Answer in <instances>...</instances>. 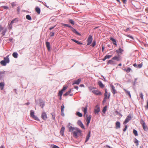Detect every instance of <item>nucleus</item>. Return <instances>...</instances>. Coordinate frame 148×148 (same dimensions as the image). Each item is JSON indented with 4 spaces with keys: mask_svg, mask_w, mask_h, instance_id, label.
<instances>
[{
    "mask_svg": "<svg viewBox=\"0 0 148 148\" xmlns=\"http://www.w3.org/2000/svg\"><path fill=\"white\" fill-rule=\"evenodd\" d=\"M108 92L107 91V89H105V92L104 93V99H107V98L109 99L110 97V94L109 93L108 94Z\"/></svg>",
    "mask_w": 148,
    "mask_h": 148,
    "instance_id": "14",
    "label": "nucleus"
},
{
    "mask_svg": "<svg viewBox=\"0 0 148 148\" xmlns=\"http://www.w3.org/2000/svg\"><path fill=\"white\" fill-rule=\"evenodd\" d=\"M52 148H60L58 146L55 145H53Z\"/></svg>",
    "mask_w": 148,
    "mask_h": 148,
    "instance_id": "53",
    "label": "nucleus"
},
{
    "mask_svg": "<svg viewBox=\"0 0 148 148\" xmlns=\"http://www.w3.org/2000/svg\"><path fill=\"white\" fill-rule=\"evenodd\" d=\"M69 131L70 132H72L73 136L75 138H77L78 135L82 136V131L77 127H74L71 126L69 127Z\"/></svg>",
    "mask_w": 148,
    "mask_h": 148,
    "instance_id": "1",
    "label": "nucleus"
},
{
    "mask_svg": "<svg viewBox=\"0 0 148 148\" xmlns=\"http://www.w3.org/2000/svg\"><path fill=\"white\" fill-rule=\"evenodd\" d=\"M86 116L87 117L86 121H90L92 118L91 115H89L88 116V115L87 114L86 115Z\"/></svg>",
    "mask_w": 148,
    "mask_h": 148,
    "instance_id": "35",
    "label": "nucleus"
},
{
    "mask_svg": "<svg viewBox=\"0 0 148 148\" xmlns=\"http://www.w3.org/2000/svg\"><path fill=\"white\" fill-rule=\"evenodd\" d=\"M67 86H66L65 85H64L63 86V87L62 89L61 90L63 92L67 88Z\"/></svg>",
    "mask_w": 148,
    "mask_h": 148,
    "instance_id": "39",
    "label": "nucleus"
},
{
    "mask_svg": "<svg viewBox=\"0 0 148 148\" xmlns=\"http://www.w3.org/2000/svg\"><path fill=\"white\" fill-rule=\"evenodd\" d=\"M55 33L53 32H51L50 33V35L51 37H52L54 35Z\"/></svg>",
    "mask_w": 148,
    "mask_h": 148,
    "instance_id": "55",
    "label": "nucleus"
},
{
    "mask_svg": "<svg viewBox=\"0 0 148 148\" xmlns=\"http://www.w3.org/2000/svg\"><path fill=\"white\" fill-rule=\"evenodd\" d=\"M135 141H134V143L136 144V145L138 146V140L136 138H135Z\"/></svg>",
    "mask_w": 148,
    "mask_h": 148,
    "instance_id": "47",
    "label": "nucleus"
},
{
    "mask_svg": "<svg viewBox=\"0 0 148 148\" xmlns=\"http://www.w3.org/2000/svg\"><path fill=\"white\" fill-rule=\"evenodd\" d=\"M89 88V89L90 90H92L93 89H94L95 88V87H89L88 88Z\"/></svg>",
    "mask_w": 148,
    "mask_h": 148,
    "instance_id": "59",
    "label": "nucleus"
},
{
    "mask_svg": "<svg viewBox=\"0 0 148 148\" xmlns=\"http://www.w3.org/2000/svg\"><path fill=\"white\" fill-rule=\"evenodd\" d=\"M127 36L128 37L133 39V40H134V38L133 37V36H130V35H127Z\"/></svg>",
    "mask_w": 148,
    "mask_h": 148,
    "instance_id": "56",
    "label": "nucleus"
},
{
    "mask_svg": "<svg viewBox=\"0 0 148 148\" xmlns=\"http://www.w3.org/2000/svg\"><path fill=\"white\" fill-rule=\"evenodd\" d=\"M110 40L112 41L113 44L115 45L116 46H117L116 41V40L112 37H111L110 38Z\"/></svg>",
    "mask_w": 148,
    "mask_h": 148,
    "instance_id": "20",
    "label": "nucleus"
},
{
    "mask_svg": "<svg viewBox=\"0 0 148 148\" xmlns=\"http://www.w3.org/2000/svg\"><path fill=\"white\" fill-rule=\"evenodd\" d=\"M62 25L65 27H68L69 25L68 24H62Z\"/></svg>",
    "mask_w": 148,
    "mask_h": 148,
    "instance_id": "64",
    "label": "nucleus"
},
{
    "mask_svg": "<svg viewBox=\"0 0 148 148\" xmlns=\"http://www.w3.org/2000/svg\"><path fill=\"white\" fill-rule=\"evenodd\" d=\"M41 118L44 120H46L47 118V114L45 112H43L41 114Z\"/></svg>",
    "mask_w": 148,
    "mask_h": 148,
    "instance_id": "13",
    "label": "nucleus"
},
{
    "mask_svg": "<svg viewBox=\"0 0 148 148\" xmlns=\"http://www.w3.org/2000/svg\"><path fill=\"white\" fill-rule=\"evenodd\" d=\"M133 133L136 136H138V133L137 131L135 129H134L133 130Z\"/></svg>",
    "mask_w": 148,
    "mask_h": 148,
    "instance_id": "36",
    "label": "nucleus"
},
{
    "mask_svg": "<svg viewBox=\"0 0 148 148\" xmlns=\"http://www.w3.org/2000/svg\"><path fill=\"white\" fill-rule=\"evenodd\" d=\"M51 115H52V119H53V120L55 121V113L54 112L52 113H51Z\"/></svg>",
    "mask_w": 148,
    "mask_h": 148,
    "instance_id": "42",
    "label": "nucleus"
},
{
    "mask_svg": "<svg viewBox=\"0 0 148 148\" xmlns=\"http://www.w3.org/2000/svg\"><path fill=\"white\" fill-rule=\"evenodd\" d=\"M125 91V93L127 95L129 96L130 97H131V94L130 93V91L127 90L126 89H123Z\"/></svg>",
    "mask_w": 148,
    "mask_h": 148,
    "instance_id": "33",
    "label": "nucleus"
},
{
    "mask_svg": "<svg viewBox=\"0 0 148 148\" xmlns=\"http://www.w3.org/2000/svg\"><path fill=\"white\" fill-rule=\"evenodd\" d=\"M92 92L93 93L97 95H102L101 92L97 90H92Z\"/></svg>",
    "mask_w": 148,
    "mask_h": 148,
    "instance_id": "9",
    "label": "nucleus"
},
{
    "mask_svg": "<svg viewBox=\"0 0 148 148\" xmlns=\"http://www.w3.org/2000/svg\"><path fill=\"white\" fill-rule=\"evenodd\" d=\"M96 45V42L95 40H94L92 44V47H94Z\"/></svg>",
    "mask_w": 148,
    "mask_h": 148,
    "instance_id": "46",
    "label": "nucleus"
},
{
    "mask_svg": "<svg viewBox=\"0 0 148 148\" xmlns=\"http://www.w3.org/2000/svg\"><path fill=\"white\" fill-rule=\"evenodd\" d=\"M12 24H11V23H10V24L9 25V27H8V29H12Z\"/></svg>",
    "mask_w": 148,
    "mask_h": 148,
    "instance_id": "50",
    "label": "nucleus"
},
{
    "mask_svg": "<svg viewBox=\"0 0 148 148\" xmlns=\"http://www.w3.org/2000/svg\"><path fill=\"white\" fill-rule=\"evenodd\" d=\"M141 121L142 123H141V124L142 125L143 129L146 131L148 130V128L147 126L145 125V123L144 121L143 120H142Z\"/></svg>",
    "mask_w": 148,
    "mask_h": 148,
    "instance_id": "7",
    "label": "nucleus"
},
{
    "mask_svg": "<svg viewBox=\"0 0 148 148\" xmlns=\"http://www.w3.org/2000/svg\"><path fill=\"white\" fill-rule=\"evenodd\" d=\"M86 121L87 122L86 125L87 126H88L90 123V121Z\"/></svg>",
    "mask_w": 148,
    "mask_h": 148,
    "instance_id": "60",
    "label": "nucleus"
},
{
    "mask_svg": "<svg viewBox=\"0 0 148 148\" xmlns=\"http://www.w3.org/2000/svg\"><path fill=\"white\" fill-rule=\"evenodd\" d=\"M98 84L99 87L101 88H103L104 87L105 85L102 83L101 81H99L98 82Z\"/></svg>",
    "mask_w": 148,
    "mask_h": 148,
    "instance_id": "19",
    "label": "nucleus"
},
{
    "mask_svg": "<svg viewBox=\"0 0 148 148\" xmlns=\"http://www.w3.org/2000/svg\"><path fill=\"white\" fill-rule=\"evenodd\" d=\"M121 56L119 55L118 56H114L112 58V60H114L118 61H119L121 60V59L120 58Z\"/></svg>",
    "mask_w": 148,
    "mask_h": 148,
    "instance_id": "10",
    "label": "nucleus"
},
{
    "mask_svg": "<svg viewBox=\"0 0 148 148\" xmlns=\"http://www.w3.org/2000/svg\"><path fill=\"white\" fill-rule=\"evenodd\" d=\"M107 106H105L103 108L102 110L103 112L105 113L107 110Z\"/></svg>",
    "mask_w": 148,
    "mask_h": 148,
    "instance_id": "41",
    "label": "nucleus"
},
{
    "mask_svg": "<svg viewBox=\"0 0 148 148\" xmlns=\"http://www.w3.org/2000/svg\"><path fill=\"white\" fill-rule=\"evenodd\" d=\"M63 92L61 90H60L58 92V96H62Z\"/></svg>",
    "mask_w": 148,
    "mask_h": 148,
    "instance_id": "45",
    "label": "nucleus"
},
{
    "mask_svg": "<svg viewBox=\"0 0 148 148\" xmlns=\"http://www.w3.org/2000/svg\"><path fill=\"white\" fill-rule=\"evenodd\" d=\"M11 5L13 7H14V6H16V4L15 3H14L13 2L12 3H11Z\"/></svg>",
    "mask_w": 148,
    "mask_h": 148,
    "instance_id": "61",
    "label": "nucleus"
},
{
    "mask_svg": "<svg viewBox=\"0 0 148 148\" xmlns=\"http://www.w3.org/2000/svg\"><path fill=\"white\" fill-rule=\"evenodd\" d=\"M112 56V55H106L105 56L106 57V58L107 59H109Z\"/></svg>",
    "mask_w": 148,
    "mask_h": 148,
    "instance_id": "49",
    "label": "nucleus"
},
{
    "mask_svg": "<svg viewBox=\"0 0 148 148\" xmlns=\"http://www.w3.org/2000/svg\"><path fill=\"white\" fill-rule=\"evenodd\" d=\"M32 118H33L34 120L39 121H40V119H39V118L35 115H34L32 116L31 117Z\"/></svg>",
    "mask_w": 148,
    "mask_h": 148,
    "instance_id": "30",
    "label": "nucleus"
},
{
    "mask_svg": "<svg viewBox=\"0 0 148 148\" xmlns=\"http://www.w3.org/2000/svg\"><path fill=\"white\" fill-rule=\"evenodd\" d=\"M77 124L82 129H85V126L80 120H78L77 121Z\"/></svg>",
    "mask_w": 148,
    "mask_h": 148,
    "instance_id": "8",
    "label": "nucleus"
},
{
    "mask_svg": "<svg viewBox=\"0 0 148 148\" xmlns=\"http://www.w3.org/2000/svg\"><path fill=\"white\" fill-rule=\"evenodd\" d=\"M92 36L90 35L88 37L87 40V45H90L92 42Z\"/></svg>",
    "mask_w": 148,
    "mask_h": 148,
    "instance_id": "6",
    "label": "nucleus"
},
{
    "mask_svg": "<svg viewBox=\"0 0 148 148\" xmlns=\"http://www.w3.org/2000/svg\"><path fill=\"white\" fill-rule=\"evenodd\" d=\"M91 134V131L90 130L88 131V133L87 134L86 138V140L85 141V143H86L89 140L90 137V135Z\"/></svg>",
    "mask_w": 148,
    "mask_h": 148,
    "instance_id": "17",
    "label": "nucleus"
},
{
    "mask_svg": "<svg viewBox=\"0 0 148 148\" xmlns=\"http://www.w3.org/2000/svg\"><path fill=\"white\" fill-rule=\"evenodd\" d=\"M64 104H62L61 106V114L63 116H64L65 115L64 113Z\"/></svg>",
    "mask_w": 148,
    "mask_h": 148,
    "instance_id": "11",
    "label": "nucleus"
},
{
    "mask_svg": "<svg viewBox=\"0 0 148 148\" xmlns=\"http://www.w3.org/2000/svg\"><path fill=\"white\" fill-rule=\"evenodd\" d=\"M140 97L142 99H143V95L142 92L140 93Z\"/></svg>",
    "mask_w": 148,
    "mask_h": 148,
    "instance_id": "52",
    "label": "nucleus"
},
{
    "mask_svg": "<svg viewBox=\"0 0 148 148\" xmlns=\"http://www.w3.org/2000/svg\"><path fill=\"white\" fill-rule=\"evenodd\" d=\"M46 44L47 49L48 51H49L50 49V43L48 42L47 41L46 42Z\"/></svg>",
    "mask_w": 148,
    "mask_h": 148,
    "instance_id": "24",
    "label": "nucleus"
},
{
    "mask_svg": "<svg viewBox=\"0 0 148 148\" xmlns=\"http://www.w3.org/2000/svg\"><path fill=\"white\" fill-rule=\"evenodd\" d=\"M81 81V79L80 78L78 79L77 80L74 81L73 82L72 84V85H73L75 84L78 85L79 84Z\"/></svg>",
    "mask_w": 148,
    "mask_h": 148,
    "instance_id": "16",
    "label": "nucleus"
},
{
    "mask_svg": "<svg viewBox=\"0 0 148 148\" xmlns=\"http://www.w3.org/2000/svg\"><path fill=\"white\" fill-rule=\"evenodd\" d=\"M75 114L79 117L82 116V114L79 112H77L75 113Z\"/></svg>",
    "mask_w": 148,
    "mask_h": 148,
    "instance_id": "31",
    "label": "nucleus"
},
{
    "mask_svg": "<svg viewBox=\"0 0 148 148\" xmlns=\"http://www.w3.org/2000/svg\"><path fill=\"white\" fill-rule=\"evenodd\" d=\"M7 31V29L5 27H3L1 25H0V32L2 35V37L5 36V34Z\"/></svg>",
    "mask_w": 148,
    "mask_h": 148,
    "instance_id": "3",
    "label": "nucleus"
},
{
    "mask_svg": "<svg viewBox=\"0 0 148 148\" xmlns=\"http://www.w3.org/2000/svg\"><path fill=\"white\" fill-rule=\"evenodd\" d=\"M39 105L42 108H43L45 106V102L42 100L40 99L39 100Z\"/></svg>",
    "mask_w": 148,
    "mask_h": 148,
    "instance_id": "15",
    "label": "nucleus"
},
{
    "mask_svg": "<svg viewBox=\"0 0 148 148\" xmlns=\"http://www.w3.org/2000/svg\"><path fill=\"white\" fill-rule=\"evenodd\" d=\"M95 108H96L94 109V113L95 114H98L100 111V107L98 105H97L95 106Z\"/></svg>",
    "mask_w": 148,
    "mask_h": 148,
    "instance_id": "12",
    "label": "nucleus"
},
{
    "mask_svg": "<svg viewBox=\"0 0 148 148\" xmlns=\"http://www.w3.org/2000/svg\"><path fill=\"white\" fill-rule=\"evenodd\" d=\"M127 128V125H125V128L123 129V131L124 132H125Z\"/></svg>",
    "mask_w": 148,
    "mask_h": 148,
    "instance_id": "54",
    "label": "nucleus"
},
{
    "mask_svg": "<svg viewBox=\"0 0 148 148\" xmlns=\"http://www.w3.org/2000/svg\"><path fill=\"white\" fill-rule=\"evenodd\" d=\"M82 110L84 112V115L85 116V115L87 114V106H86L85 108L83 107L82 109Z\"/></svg>",
    "mask_w": 148,
    "mask_h": 148,
    "instance_id": "22",
    "label": "nucleus"
},
{
    "mask_svg": "<svg viewBox=\"0 0 148 148\" xmlns=\"http://www.w3.org/2000/svg\"><path fill=\"white\" fill-rule=\"evenodd\" d=\"M115 113L116 114H119L121 116H122V114L120 113H119L118 111H116L115 112Z\"/></svg>",
    "mask_w": 148,
    "mask_h": 148,
    "instance_id": "48",
    "label": "nucleus"
},
{
    "mask_svg": "<svg viewBox=\"0 0 148 148\" xmlns=\"http://www.w3.org/2000/svg\"><path fill=\"white\" fill-rule=\"evenodd\" d=\"M56 26V25H55V26H54L53 27H50L49 28V30H51L53 29Z\"/></svg>",
    "mask_w": 148,
    "mask_h": 148,
    "instance_id": "63",
    "label": "nucleus"
},
{
    "mask_svg": "<svg viewBox=\"0 0 148 148\" xmlns=\"http://www.w3.org/2000/svg\"><path fill=\"white\" fill-rule=\"evenodd\" d=\"M5 84V83L3 82H0V88L1 90H3V89Z\"/></svg>",
    "mask_w": 148,
    "mask_h": 148,
    "instance_id": "26",
    "label": "nucleus"
},
{
    "mask_svg": "<svg viewBox=\"0 0 148 148\" xmlns=\"http://www.w3.org/2000/svg\"><path fill=\"white\" fill-rule=\"evenodd\" d=\"M71 40L73 41L74 42L76 43H77V44H78L79 45H82V44H83L82 43L80 42H79V41H78L76 40H75V39H72Z\"/></svg>",
    "mask_w": 148,
    "mask_h": 148,
    "instance_id": "28",
    "label": "nucleus"
},
{
    "mask_svg": "<svg viewBox=\"0 0 148 148\" xmlns=\"http://www.w3.org/2000/svg\"><path fill=\"white\" fill-rule=\"evenodd\" d=\"M132 118L131 115L129 114L127 117L125 121L123 122L124 124H126Z\"/></svg>",
    "mask_w": 148,
    "mask_h": 148,
    "instance_id": "5",
    "label": "nucleus"
},
{
    "mask_svg": "<svg viewBox=\"0 0 148 148\" xmlns=\"http://www.w3.org/2000/svg\"><path fill=\"white\" fill-rule=\"evenodd\" d=\"M34 115V110H31L30 111V116L31 117Z\"/></svg>",
    "mask_w": 148,
    "mask_h": 148,
    "instance_id": "38",
    "label": "nucleus"
},
{
    "mask_svg": "<svg viewBox=\"0 0 148 148\" xmlns=\"http://www.w3.org/2000/svg\"><path fill=\"white\" fill-rule=\"evenodd\" d=\"M18 21V18H15L14 19L12 20L11 21L10 23L12 24L14 23L17 22Z\"/></svg>",
    "mask_w": 148,
    "mask_h": 148,
    "instance_id": "34",
    "label": "nucleus"
},
{
    "mask_svg": "<svg viewBox=\"0 0 148 148\" xmlns=\"http://www.w3.org/2000/svg\"><path fill=\"white\" fill-rule=\"evenodd\" d=\"M9 55H7L6 57H4L3 60L0 62V63L3 66H5L6 64L9 63L10 60L9 58Z\"/></svg>",
    "mask_w": 148,
    "mask_h": 148,
    "instance_id": "2",
    "label": "nucleus"
},
{
    "mask_svg": "<svg viewBox=\"0 0 148 148\" xmlns=\"http://www.w3.org/2000/svg\"><path fill=\"white\" fill-rule=\"evenodd\" d=\"M147 105L145 106L146 110H147L148 109V100H147Z\"/></svg>",
    "mask_w": 148,
    "mask_h": 148,
    "instance_id": "51",
    "label": "nucleus"
},
{
    "mask_svg": "<svg viewBox=\"0 0 148 148\" xmlns=\"http://www.w3.org/2000/svg\"><path fill=\"white\" fill-rule=\"evenodd\" d=\"M18 54L16 52H14L12 54V56L15 58H17Z\"/></svg>",
    "mask_w": 148,
    "mask_h": 148,
    "instance_id": "32",
    "label": "nucleus"
},
{
    "mask_svg": "<svg viewBox=\"0 0 148 148\" xmlns=\"http://www.w3.org/2000/svg\"><path fill=\"white\" fill-rule=\"evenodd\" d=\"M26 18L29 21H31L32 19L31 17L29 14L26 15Z\"/></svg>",
    "mask_w": 148,
    "mask_h": 148,
    "instance_id": "37",
    "label": "nucleus"
},
{
    "mask_svg": "<svg viewBox=\"0 0 148 148\" xmlns=\"http://www.w3.org/2000/svg\"><path fill=\"white\" fill-rule=\"evenodd\" d=\"M69 93L67 92L66 93H65V94H64L63 95V96H66L68 95H69Z\"/></svg>",
    "mask_w": 148,
    "mask_h": 148,
    "instance_id": "57",
    "label": "nucleus"
},
{
    "mask_svg": "<svg viewBox=\"0 0 148 148\" xmlns=\"http://www.w3.org/2000/svg\"><path fill=\"white\" fill-rule=\"evenodd\" d=\"M65 127L64 126H62L61 129L60 133L61 135L63 136L64 134V132L65 130Z\"/></svg>",
    "mask_w": 148,
    "mask_h": 148,
    "instance_id": "23",
    "label": "nucleus"
},
{
    "mask_svg": "<svg viewBox=\"0 0 148 148\" xmlns=\"http://www.w3.org/2000/svg\"><path fill=\"white\" fill-rule=\"evenodd\" d=\"M111 88L112 89V92L113 94H114L116 93V90L115 88V87L113 85H110Z\"/></svg>",
    "mask_w": 148,
    "mask_h": 148,
    "instance_id": "18",
    "label": "nucleus"
},
{
    "mask_svg": "<svg viewBox=\"0 0 148 148\" xmlns=\"http://www.w3.org/2000/svg\"><path fill=\"white\" fill-rule=\"evenodd\" d=\"M20 7L19 6H18L17 8V12H20Z\"/></svg>",
    "mask_w": 148,
    "mask_h": 148,
    "instance_id": "62",
    "label": "nucleus"
},
{
    "mask_svg": "<svg viewBox=\"0 0 148 148\" xmlns=\"http://www.w3.org/2000/svg\"><path fill=\"white\" fill-rule=\"evenodd\" d=\"M35 10L36 12L38 14H40V10L38 7H36L35 8Z\"/></svg>",
    "mask_w": 148,
    "mask_h": 148,
    "instance_id": "29",
    "label": "nucleus"
},
{
    "mask_svg": "<svg viewBox=\"0 0 148 148\" xmlns=\"http://www.w3.org/2000/svg\"><path fill=\"white\" fill-rule=\"evenodd\" d=\"M116 129H119L120 128V123L119 121H116L115 123Z\"/></svg>",
    "mask_w": 148,
    "mask_h": 148,
    "instance_id": "21",
    "label": "nucleus"
},
{
    "mask_svg": "<svg viewBox=\"0 0 148 148\" xmlns=\"http://www.w3.org/2000/svg\"><path fill=\"white\" fill-rule=\"evenodd\" d=\"M68 27L70 28L71 29V30L75 34L79 36H81V34L80 33L78 32L76 29H74L71 25H69Z\"/></svg>",
    "mask_w": 148,
    "mask_h": 148,
    "instance_id": "4",
    "label": "nucleus"
},
{
    "mask_svg": "<svg viewBox=\"0 0 148 148\" xmlns=\"http://www.w3.org/2000/svg\"><path fill=\"white\" fill-rule=\"evenodd\" d=\"M3 7L5 9L7 10L8 9L9 7L7 6H3Z\"/></svg>",
    "mask_w": 148,
    "mask_h": 148,
    "instance_id": "58",
    "label": "nucleus"
},
{
    "mask_svg": "<svg viewBox=\"0 0 148 148\" xmlns=\"http://www.w3.org/2000/svg\"><path fill=\"white\" fill-rule=\"evenodd\" d=\"M143 65V62H142L140 64H138L137 65V68H140L142 67Z\"/></svg>",
    "mask_w": 148,
    "mask_h": 148,
    "instance_id": "44",
    "label": "nucleus"
},
{
    "mask_svg": "<svg viewBox=\"0 0 148 148\" xmlns=\"http://www.w3.org/2000/svg\"><path fill=\"white\" fill-rule=\"evenodd\" d=\"M123 51V50L121 49V47H119L118 50L116 51V52L118 54L119 53H122Z\"/></svg>",
    "mask_w": 148,
    "mask_h": 148,
    "instance_id": "25",
    "label": "nucleus"
},
{
    "mask_svg": "<svg viewBox=\"0 0 148 148\" xmlns=\"http://www.w3.org/2000/svg\"><path fill=\"white\" fill-rule=\"evenodd\" d=\"M69 22L72 25H74L75 24L74 21L72 19H69Z\"/></svg>",
    "mask_w": 148,
    "mask_h": 148,
    "instance_id": "43",
    "label": "nucleus"
},
{
    "mask_svg": "<svg viewBox=\"0 0 148 148\" xmlns=\"http://www.w3.org/2000/svg\"><path fill=\"white\" fill-rule=\"evenodd\" d=\"M108 64H110L112 65H114L115 64V62L114 61L112 60H109L107 62Z\"/></svg>",
    "mask_w": 148,
    "mask_h": 148,
    "instance_id": "27",
    "label": "nucleus"
},
{
    "mask_svg": "<svg viewBox=\"0 0 148 148\" xmlns=\"http://www.w3.org/2000/svg\"><path fill=\"white\" fill-rule=\"evenodd\" d=\"M127 73L130 72L131 70V69L129 67H127L126 69H124Z\"/></svg>",
    "mask_w": 148,
    "mask_h": 148,
    "instance_id": "40",
    "label": "nucleus"
}]
</instances>
